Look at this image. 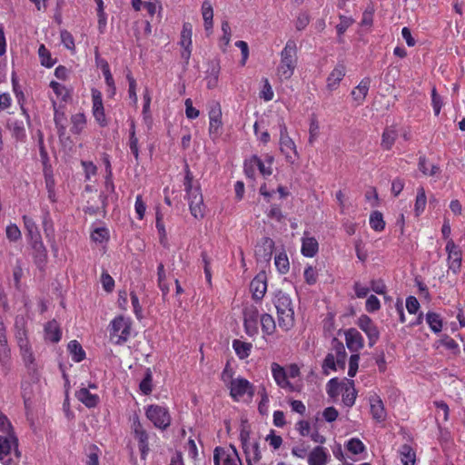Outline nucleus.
Segmentation results:
<instances>
[{"instance_id": "obj_1", "label": "nucleus", "mask_w": 465, "mask_h": 465, "mask_svg": "<svg viewBox=\"0 0 465 465\" xmlns=\"http://www.w3.org/2000/svg\"><path fill=\"white\" fill-rule=\"evenodd\" d=\"M273 303L277 311L279 327L287 331L294 326V311L291 297L282 291L274 294Z\"/></svg>"}, {"instance_id": "obj_2", "label": "nucleus", "mask_w": 465, "mask_h": 465, "mask_svg": "<svg viewBox=\"0 0 465 465\" xmlns=\"http://www.w3.org/2000/svg\"><path fill=\"white\" fill-rule=\"evenodd\" d=\"M281 61L277 67V75L281 81L289 80L294 74L298 64L297 45L294 40H288L282 50Z\"/></svg>"}, {"instance_id": "obj_3", "label": "nucleus", "mask_w": 465, "mask_h": 465, "mask_svg": "<svg viewBox=\"0 0 465 465\" xmlns=\"http://www.w3.org/2000/svg\"><path fill=\"white\" fill-rule=\"evenodd\" d=\"M184 186L187 193L189 208L192 215L196 219L203 218L204 216L205 210L203 194L199 186H193V176L188 166H186Z\"/></svg>"}, {"instance_id": "obj_4", "label": "nucleus", "mask_w": 465, "mask_h": 465, "mask_svg": "<svg viewBox=\"0 0 465 465\" xmlns=\"http://www.w3.org/2000/svg\"><path fill=\"white\" fill-rule=\"evenodd\" d=\"M280 138L279 144L287 163L295 164L300 158L294 141L289 136L287 126L282 119L278 122Z\"/></svg>"}, {"instance_id": "obj_5", "label": "nucleus", "mask_w": 465, "mask_h": 465, "mask_svg": "<svg viewBox=\"0 0 465 465\" xmlns=\"http://www.w3.org/2000/svg\"><path fill=\"white\" fill-rule=\"evenodd\" d=\"M109 333L113 343H125L131 335V321L124 316L114 318L110 323Z\"/></svg>"}, {"instance_id": "obj_6", "label": "nucleus", "mask_w": 465, "mask_h": 465, "mask_svg": "<svg viewBox=\"0 0 465 465\" xmlns=\"http://www.w3.org/2000/svg\"><path fill=\"white\" fill-rule=\"evenodd\" d=\"M145 415L158 429L165 430L171 424V416L165 407L155 404L149 405L145 409Z\"/></svg>"}, {"instance_id": "obj_7", "label": "nucleus", "mask_w": 465, "mask_h": 465, "mask_svg": "<svg viewBox=\"0 0 465 465\" xmlns=\"http://www.w3.org/2000/svg\"><path fill=\"white\" fill-rule=\"evenodd\" d=\"M17 447V438L14 433H9V435L5 436H0V461L4 465H11L12 452H14L16 457L20 456V452Z\"/></svg>"}, {"instance_id": "obj_8", "label": "nucleus", "mask_w": 465, "mask_h": 465, "mask_svg": "<svg viewBox=\"0 0 465 465\" xmlns=\"http://www.w3.org/2000/svg\"><path fill=\"white\" fill-rule=\"evenodd\" d=\"M230 390L231 397L239 401L244 395L252 398L254 395L253 385L246 379L237 377L233 381H231V384L228 387Z\"/></svg>"}, {"instance_id": "obj_9", "label": "nucleus", "mask_w": 465, "mask_h": 465, "mask_svg": "<svg viewBox=\"0 0 465 465\" xmlns=\"http://www.w3.org/2000/svg\"><path fill=\"white\" fill-rule=\"evenodd\" d=\"M261 320L259 310L254 305L246 306L243 310V324L246 333L252 337L258 334V322Z\"/></svg>"}, {"instance_id": "obj_10", "label": "nucleus", "mask_w": 465, "mask_h": 465, "mask_svg": "<svg viewBox=\"0 0 465 465\" xmlns=\"http://www.w3.org/2000/svg\"><path fill=\"white\" fill-rule=\"evenodd\" d=\"M213 463L214 465H242L238 453L233 447L228 450L216 447L213 451Z\"/></svg>"}, {"instance_id": "obj_11", "label": "nucleus", "mask_w": 465, "mask_h": 465, "mask_svg": "<svg viewBox=\"0 0 465 465\" xmlns=\"http://www.w3.org/2000/svg\"><path fill=\"white\" fill-rule=\"evenodd\" d=\"M213 463L214 465H242L238 453L233 447L228 450L216 447L213 451Z\"/></svg>"}, {"instance_id": "obj_12", "label": "nucleus", "mask_w": 465, "mask_h": 465, "mask_svg": "<svg viewBox=\"0 0 465 465\" xmlns=\"http://www.w3.org/2000/svg\"><path fill=\"white\" fill-rule=\"evenodd\" d=\"M358 327L366 334L369 346L373 347L380 339V331L373 321L367 315H361L357 320Z\"/></svg>"}, {"instance_id": "obj_13", "label": "nucleus", "mask_w": 465, "mask_h": 465, "mask_svg": "<svg viewBox=\"0 0 465 465\" xmlns=\"http://www.w3.org/2000/svg\"><path fill=\"white\" fill-rule=\"evenodd\" d=\"M132 430L134 434V438L139 442V450L141 451V458L143 460L146 459V456L149 452V443H148V434L147 431L143 429L141 424L139 418L135 417L133 420Z\"/></svg>"}, {"instance_id": "obj_14", "label": "nucleus", "mask_w": 465, "mask_h": 465, "mask_svg": "<svg viewBox=\"0 0 465 465\" xmlns=\"http://www.w3.org/2000/svg\"><path fill=\"white\" fill-rule=\"evenodd\" d=\"M92 101H93V115L98 124L104 127L108 124L104 114V108L103 104L102 94L96 89L92 90Z\"/></svg>"}, {"instance_id": "obj_15", "label": "nucleus", "mask_w": 465, "mask_h": 465, "mask_svg": "<svg viewBox=\"0 0 465 465\" xmlns=\"http://www.w3.org/2000/svg\"><path fill=\"white\" fill-rule=\"evenodd\" d=\"M446 252H448L449 269L454 273L460 272L461 266V252L455 244L452 239H449L446 244Z\"/></svg>"}, {"instance_id": "obj_16", "label": "nucleus", "mask_w": 465, "mask_h": 465, "mask_svg": "<svg viewBox=\"0 0 465 465\" xmlns=\"http://www.w3.org/2000/svg\"><path fill=\"white\" fill-rule=\"evenodd\" d=\"M274 242L269 237H263L255 246V256L259 262H268L272 255Z\"/></svg>"}, {"instance_id": "obj_17", "label": "nucleus", "mask_w": 465, "mask_h": 465, "mask_svg": "<svg viewBox=\"0 0 465 465\" xmlns=\"http://www.w3.org/2000/svg\"><path fill=\"white\" fill-rule=\"evenodd\" d=\"M345 341L348 349L352 352H357L364 346L362 335L354 328L345 331Z\"/></svg>"}, {"instance_id": "obj_18", "label": "nucleus", "mask_w": 465, "mask_h": 465, "mask_svg": "<svg viewBox=\"0 0 465 465\" xmlns=\"http://www.w3.org/2000/svg\"><path fill=\"white\" fill-rule=\"evenodd\" d=\"M209 132L217 134L222 126V110L218 103H213L209 109Z\"/></svg>"}, {"instance_id": "obj_19", "label": "nucleus", "mask_w": 465, "mask_h": 465, "mask_svg": "<svg viewBox=\"0 0 465 465\" xmlns=\"http://www.w3.org/2000/svg\"><path fill=\"white\" fill-rule=\"evenodd\" d=\"M266 275L259 273L252 279L250 284V290L252 292L253 298L255 300H262L266 292Z\"/></svg>"}, {"instance_id": "obj_20", "label": "nucleus", "mask_w": 465, "mask_h": 465, "mask_svg": "<svg viewBox=\"0 0 465 465\" xmlns=\"http://www.w3.org/2000/svg\"><path fill=\"white\" fill-rule=\"evenodd\" d=\"M15 336L18 346L30 344L27 330H26V320L24 316H16L15 321Z\"/></svg>"}, {"instance_id": "obj_21", "label": "nucleus", "mask_w": 465, "mask_h": 465, "mask_svg": "<svg viewBox=\"0 0 465 465\" xmlns=\"http://www.w3.org/2000/svg\"><path fill=\"white\" fill-rule=\"evenodd\" d=\"M271 369L272 377L278 386H280L281 388L289 387L292 390V386L288 381V375L285 370L280 364L272 362Z\"/></svg>"}, {"instance_id": "obj_22", "label": "nucleus", "mask_w": 465, "mask_h": 465, "mask_svg": "<svg viewBox=\"0 0 465 465\" xmlns=\"http://www.w3.org/2000/svg\"><path fill=\"white\" fill-rule=\"evenodd\" d=\"M370 405L372 418L378 421H383L386 418V411L380 397L377 395L371 396L370 398Z\"/></svg>"}, {"instance_id": "obj_23", "label": "nucleus", "mask_w": 465, "mask_h": 465, "mask_svg": "<svg viewBox=\"0 0 465 465\" xmlns=\"http://www.w3.org/2000/svg\"><path fill=\"white\" fill-rule=\"evenodd\" d=\"M345 73V66L343 64H337L327 79V87L330 90L336 89L340 82L344 77Z\"/></svg>"}, {"instance_id": "obj_24", "label": "nucleus", "mask_w": 465, "mask_h": 465, "mask_svg": "<svg viewBox=\"0 0 465 465\" xmlns=\"http://www.w3.org/2000/svg\"><path fill=\"white\" fill-rule=\"evenodd\" d=\"M371 84L370 78L362 79L360 84L351 91V96L358 104H361L365 100Z\"/></svg>"}, {"instance_id": "obj_25", "label": "nucleus", "mask_w": 465, "mask_h": 465, "mask_svg": "<svg viewBox=\"0 0 465 465\" xmlns=\"http://www.w3.org/2000/svg\"><path fill=\"white\" fill-rule=\"evenodd\" d=\"M75 396L82 403L88 408L95 407L99 402L97 394H93L86 388H81L75 392Z\"/></svg>"}, {"instance_id": "obj_26", "label": "nucleus", "mask_w": 465, "mask_h": 465, "mask_svg": "<svg viewBox=\"0 0 465 465\" xmlns=\"http://www.w3.org/2000/svg\"><path fill=\"white\" fill-rule=\"evenodd\" d=\"M319 250V244L314 237H303L302 240V253L306 257H313Z\"/></svg>"}, {"instance_id": "obj_27", "label": "nucleus", "mask_w": 465, "mask_h": 465, "mask_svg": "<svg viewBox=\"0 0 465 465\" xmlns=\"http://www.w3.org/2000/svg\"><path fill=\"white\" fill-rule=\"evenodd\" d=\"M62 333L58 323L55 321L48 322L45 326V338L52 342H58Z\"/></svg>"}, {"instance_id": "obj_28", "label": "nucleus", "mask_w": 465, "mask_h": 465, "mask_svg": "<svg viewBox=\"0 0 465 465\" xmlns=\"http://www.w3.org/2000/svg\"><path fill=\"white\" fill-rule=\"evenodd\" d=\"M327 462V453L322 447L314 448L308 457L309 465H325Z\"/></svg>"}, {"instance_id": "obj_29", "label": "nucleus", "mask_w": 465, "mask_h": 465, "mask_svg": "<svg viewBox=\"0 0 465 465\" xmlns=\"http://www.w3.org/2000/svg\"><path fill=\"white\" fill-rule=\"evenodd\" d=\"M7 128L12 132L16 140H22L25 136V129L23 120L10 118L7 121Z\"/></svg>"}, {"instance_id": "obj_30", "label": "nucleus", "mask_w": 465, "mask_h": 465, "mask_svg": "<svg viewBox=\"0 0 465 465\" xmlns=\"http://www.w3.org/2000/svg\"><path fill=\"white\" fill-rule=\"evenodd\" d=\"M332 353L335 356V360L338 365L341 368L345 365L346 351L342 342L338 341L336 338L332 340Z\"/></svg>"}, {"instance_id": "obj_31", "label": "nucleus", "mask_w": 465, "mask_h": 465, "mask_svg": "<svg viewBox=\"0 0 465 465\" xmlns=\"http://www.w3.org/2000/svg\"><path fill=\"white\" fill-rule=\"evenodd\" d=\"M399 453L402 465H415V451L410 445H402L399 450Z\"/></svg>"}, {"instance_id": "obj_32", "label": "nucleus", "mask_w": 465, "mask_h": 465, "mask_svg": "<svg viewBox=\"0 0 465 465\" xmlns=\"http://www.w3.org/2000/svg\"><path fill=\"white\" fill-rule=\"evenodd\" d=\"M398 136L397 131L393 127H387L381 137V147L384 150H390Z\"/></svg>"}, {"instance_id": "obj_33", "label": "nucleus", "mask_w": 465, "mask_h": 465, "mask_svg": "<svg viewBox=\"0 0 465 465\" xmlns=\"http://www.w3.org/2000/svg\"><path fill=\"white\" fill-rule=\"evenodd\" d=\"M260 322H261L262 331L263 334L272 335L274 332V331L276 329V324H275L274 319L272 318V316L271 314H268V313L262 314Z\"/></svg>"}, {"instance_id": "obj_34", "label": "nucleus", "mask_w": 465, "mask_h": 465, "mask_svg": "<svg viewBox=\"0 0 465 465\" xmlns=\"http://www.w3.org/2000/svg\"><path fill=\"white\" fill-rule=\"evenodd\" d=\"M67 349H68L70 354L72 355L73 360L75 362H80L81 361H83L84 359L85 352L83 350L81 344L77 341H75V340L71 341L68 343Z\"/></svg>"}, {"instance_id": "obj_35", "label": "nucleus", "mask_w": 465, "mask_h": 465, "mask_svg": "<svg viewBox=\"0 0 465 465\" xmlns=\"http://www.w3.org/2000/svg\"><path fill=\"white\" fill-rule=\"evenodd\" d=\"M19 349L25 366L34 370L35 367V359L31 345L26 344L19 346Z\"/></svg>"}, {"instance_id": "obj_36", "label": "nucleus", "mask_w": 465, "mask_h": 465, "mask_svg": "<svg viewBox=\"0 0 465 465\" xmlns=\"http://www.w3.org/2000/svg\"><path fill=\"white\" fill-rule=\"evenodd\" d=\"M418 166L419 170L425 175L434 176L440 173V167L436 164L429 165L425 156H420Z\"/></svg>"}, {"instance_id": "obj_37", "label": "nucleus", "mask_w": 465, "mask_h": 465, "mask_svg": "<svg viewBox=\"0 0 465 465\" xmlns=\"http://www.w3.org/2000/svg\"><path fill=\"white\" fill-rule=\"evenodd\" d=\"M202 14L204 21L205 30L209 31L213 28V6L208 1H204L202 5Z\"/></svg>"}, {"instance_id": "obj_38", "label": "nucleus", "mask_w": 465, "mask_h": 465, "mask_svg": "<svg viewBox=\"0 0 465 465\" xmlns=\"http://www.w3.org/2000/svg\"><path fill=\"white\" fill-rule=\"evenodd\" d=\"M232 348L240 359H245L250 355L252 344L240 340H234L232 341Z\"/></svg>"}, {"instance_id": "obj_39", "label": "nucleus", "mask_w": 465, "mask_h": 465, "mask_svg": "<svg viewBox=\"0 0 465 465\" xmlns=\"http://www.w3.org/2000/svg\"><path fill=\"white\" fill-rule=\"evenodd\" d=\"M426 322L433 332L438 333L441 331L442 320L440 314L431 312H428L426 314Z\"/></svg>"}, {"instance_id": "obj_40", "label": "nucleus", "mask_w": 465, "mask_h": 465, "mask_svg": "<svg viewBox=\"0 0 465 465\" xmlns=\"http://www.w3.org/2000/svg\"><path fill=\"white\" fill-rule=\"evenodd\" d=\"M71 122V132L73 134H79L85 126L86 119L84 114H76L72 116Z\"/></svg>"}, {"instance_id": "obj_41", "label": "nucleus", "mask_w": 465, "mask_h": 465, "mask_svg": "<svg viewBox=\"0 0 465 465\" xmlns=\"http://www.w3.org/2000/svg\"><path fill=\"white\" fill-rule=\"evenodd\" d=\"M427 203V198L425 194V190L423 187L418 188L416 201L414 204V212L417 216H419L425 209Z\"/></svg>"}, {"instance_id": "obj_42", "label": "nucleus", "mask_w": 465, "mask_h": 465, "mask_svg": "<svg viewBox=\"0 0 465 465\" xmlns=\"http://www.w3.org/2000/svg\"><path fill=\"white\" fill-rule=\"evenodd\" d=\"M370 225L376 232H381L385 227L382 213L375 211L370 216Z\"/></svg>"}, {"instance_id": "obj_43", "label": "nucleus", "mask_w": 465, "mask_h": 465, "mask_svg": "<svg viewBox=\"0 0 465 465\" xmlns=\"http://www.w3.org/2000/svg\"><path fill=\"white\" fill-rule=\"evenodd\" d=\"M38 55L41 64L45 67H52L55 64V60L52 59L51 53L44 45L39 46Z\"/></svg>"}, {"instance_id": "obj_44", "label": "nucleus", "mask_w": 465, "mask_h": 465, "mask_svg": "<svg viewBox=\"0 0 465 465\" xmlns=\"http://www.w3.org/2000/svg\"><path fill=\"white\" fill-rule=\"evenodd\" d=\"M274 264L280 273H286L290 268V263L286 253L281 252L276 255L274 258Z\"/></svg>"}, {"instance_id": "obj_45", "label": "nucleus", "mask_w": 465, "mask_h": 465, "mask_svg": "<svg viewBox=\"0 0 465 465\" xmlns=\"http://www.w3.org/2000/svg\"><path fill=\"white\" fill-rule=\"evenodd\" d=\"M320 134V124L315 116H312L309 128L308 143L312 145Z\"/></svg>"}, {"instance_id": "obj_46", "label": "nucleus", "mask_w": 465, "mask_h": 465, "mask_svg": "<svg viewBox=\"0 0 465 465\" xmlns=\"http://www.w3.org/2000/svg\"><path fill=\"white\" fill-rule=\"evenodd\" d=\"M180 45L183 47H191L192 45V25L189 23H185L183 26L181 33Z\"/></svg>"}, {"instance_id": "obj_47", "label": "nucleus", "mask_w": 465, "mask_h": 465, "mask_svg": "<svg viewBox=\"0 0 465 465\" xmlns=\"http://www.w3.org/2000/svg\"><path fill=\"white\" fill-rule=\"evenodd\" d=\"M23 220H24L25 227L30 238L31 239H34L35 237L40 238V233H39L38 228H37L35 223L34 222V220L26 215H25L23 217Z\"/></svg>"}, {"instance_id": "obj_48", "label": "nucleus", "mask_w": 465, "mask_h": 465, "mask_svg": "<svg viewBox=\"0 0 465 465\" xmlns=\"http://www.w3.org/2000/svg\"><path fill=\"white\" fill-rule=\"evenodd\" d=\"M353 385H354V381H351L350 382V387L346 388L345 392L342 395V401L348 407H351L355 402L356 392H355Z\"/></svg>"}, {"instance_id": "obj_49", "label": "nucleus", "mask_w": 465, "mask_h": 465, "mask_svg": "<svg viewBox=\"0 0 465 465\" xmlns=\"http://www.w3.org/2000/svg\"><path fill=\"white\" fill-rule=\"evenodd\" d=\"M152 381H153V375L150 369H147L145 371L144 378L140 382V390L145 395H148L152 392Z\"/></svg>"}, {"instance_id": "obj_50", "label": "nucleus", "mask_w": 465, "mask_h": 465, "mask_svg": "<svg viewBox=\"0 0 465 465\" xmlns=\"http://www.w3.org/2000/svg\"><path fill=\"white\" fill-rule=\"evenodd\" d=\"M54 120V123H55V125L57 128L58 134L60 136L64 135L65 134V129H66V125H65L66 118L64 116V114L55 110Z\"/></svg>"}, {"instance_id": "obj_51", "label": "nucleus", "mask_w": 465, "mask_h": 465, "mask_svg": "<svg viewBox=\"0 0 465 465\" xmlns=\"http://www.w3.org/2000/svg\"><path fill=\"white\" fill-rule=\"evenodd\" d=\"M347 449L353 454H359L364 450L365 447L360 440L351 439L348 441Z\"/></svg>"}, {"instance_id": "obj_52", "label": "nucleus", "mask_w": 465, "mask_h": 465, "mask_svg": "<svg viewBox=\"0 0 465 465\" xmlns=\"http://www.w3.org/2000/svg\"><path fill=\"white\" fill-rule=\"evenodd\" d=\"M353 22L354 20L351 17L340 15V23L336 25L337 33L342 35Z\"/></svg>"}, {"instance_id": "obj_53", "label": "nucleus", "mask_w": 465, "mask_h": 465, "mask_svg": "<svg viewBox=\"0 0 465 465\" xmlns=\"http://www.w3.org/2000/svg\"><path fill=\"white\" fill-rule=\"evenodd\" d=\"M431 103L435 115H439L442 107V100L440 94H438L436 88L431 91Z\"/></svg>"}, {"instance_id": "obj_54", "label": "nucleus", "mask_w": 465, "mask_h": 465, "mask_svg": "<svg viewBox=\"0 0 465 465\" xmlns=\"http://www.w3.org/2000/svg\"><path fill=\"white\" fill-rule=\"evenodd\" d=\"M61 41L64 47L69 50H74V40L71 33L66 30L61 31Z\"/></svg>"}, {"instance_id": "obj_55", "label": "nucleus", "mask_w": 465, "mask_h": 465, "mask_svg": "<svg viewBox=\"0 0 465 465\" xmlns=\"http://www.w3.org/2000/svg\"><path fill=\"white\" fill-rule=\"evenodd\" d=\"M360 355L358 353L352 354L349 361V371L348 375L354 377L356 375L359 367Z\"/></svg>"}, {"instance_id": "obj_56", "label": "nucleus", "mask_w": 465, "mask_h": 465, "mask_svg": "<svg viewBox=\"0 0 465 465\" xmlns=\"http://www.w3.org/2000/svg\"><path fill=\"white\" fill-rule=\"evenodd\" d=\"M5 232L6 237L12 242H15L21 238V232L15 224L8 225L6 227Z\"/></svg>"}, {"instance_id": "obj_57", "label": "nucleus", "mask_w": 465, "mask_h": 465, "mask_svg": "<svg viewBox=\"0 0 465 465\" xmlns=\"http://www.w3.org/2000/svg\"><path fill=\"white\" fill-rule=\"evenodd\" d=\"M250 163H253L255 166L258 167L259 171L261 172V173L262 175H270L272 174V169L271 167H266L264 165V163H262V161L258 158L257 156H253L251 160H250Z\"/></svg>"}, {"instance_id": "obj_58", "label": "nucleus", "mask_w": 465, "mask_h": 465, "mask_svg": "<svg viewBox=\"0 0 465 465\" xmlns=\"http://www.w3.org/2000/svg\"><path fill=\"white\" fill-rule=\"evenodd\" d=\"M259 394H261V401L259 402L258 410L260 413L265 414L268 410V402H269V397L266 393L265 388L262 387V390L259 391Z\"/></svg>"}, {"instance_id": "obj_59", "label": "nucleus", "mask_w": 465, "mask_h": 465, "mask_svg": "<svg viewBox=\"0 0 465 465\" xmlns=\"http://www.w3.org/2000/svg\"><path fill=\"white\" fill-rule=\"evenodd\" d=\"M126 78L129 82V97L134 102V104L137 103V95H136V82L131 74H127Z\"/></svg>"}, {"instance_id": "obj_60", "label": "nucleus", "mask_w": 465, "mask_h": 465, "mask_svg": "<svg viewBox=\"0 0 465 465\" xmlns=\"http://www.w3.org/2000/svg\"><path fill=\"white\" fill-rule=\"evenodd\" d=\"M366 311L369 312H374L381 307L379 299L375 295H371L366 301Z\"/></svg>"}, {"instance_id": "obj_61", "label": "nucleus", "mask_w": 465, "mask_h": 465, "mask_svg": "<svg viewBox=\"0 0 465 465\" xmlns=\"http://www.w3.org/2000/svg\"><path fill=\"white\" fill-rule=\"evenodd\" d=\"M185 114L187 118L195 119L199 116V110L193 106V102L190 98L185 100Z\"/></svg>"}, {"instance_id": "obj_62", "label": "nucleus", "mask_w": 465, "mask_h": 465, "mask_svg": "<svg viewBox=\"0 0 465 465\" xmlns=\"http://www.w3.org/2000/svg\"><path fill=\"white\" fill-rule=\"evenodd\" d=\"M304 279L308 284H314L317 281V272L316 270L309 266L304 271Z\"/></svg>"}, {"instance_id": "obj_63", "label": "nucleus", "mask_w": 465, "mask_h": 465, "mask_svg": "<svg viewBox=\"0 0 465 465\" xmlns=\"http://www.w3.org/2000/svg\"><path fill=\"white\" fill-rule=\"evenodd\" d=\"M406 308L411 314H414L418 312L420 303L415 297L410 296L406 300Z\"/></svg>"}, {"instance_id": "obj_64", "label": "nucleus", "mask_w": 465, "mask_h": 465, "mask_svg": "<svg viewBox=\"0 0 465 465\" xmlns=\"http://www.w3.org/2000/svg\"><path fill=\"white\" fill-rule=\"evenodd\" d=\"M87 465H99L97 448L95 446H92L89 449V454L87 456Z\"/></svg>"}]
</instances>
